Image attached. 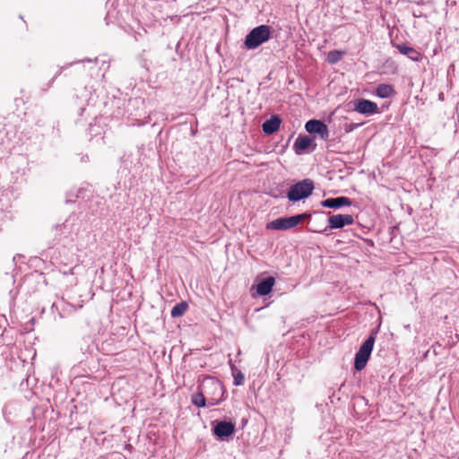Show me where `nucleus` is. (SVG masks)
Instances as JSON below:
<instances>
[{"label": "nucleus", "mask_w": 459, "mask_h": 459, "mask_svg": "<svg viewBox=\"0 0 459 459\" xmlns=\"http://www.w3.org/2000/svg\"><path fill=\"white\" fill-rule=\"evenodd\" d=\"M213 434L221 440H224L235 433L236 427L231 421L214 420L212 423Z\"/></svg>", "instance_id": "423d86ee"}, {"label": "nucleus", "mask_w": 459, "mask_h": 459, "mask_svg": "<svg viewBox=\"0 0 459 459\" xmlns=\"http://www.w3.org/2000/svg\"><path fill=\"white\" fill-rule=\"evenodd\" d=\"M354 222L353 216L351 214H335L328 218V228L330 230L342 229L345 226L351 225Z\"/></svg>", "instance_id": "6e6552de"}, {"label": "nucleus", "mask_w": 459, "mask_h": 459, "mask_svg": "<svg viewBox=\"0 0 459 459\" xmlns=\"http://www.w3.org/2000/svg\"><path fill=\"white\" fill-rule=\"evenodd\" d=\"M197 407H208V405H213L214 403H195Z\"/></svg>", "instance_id": "6ab92c4d"}, {"label": "nucleus", "mask_w": 459, "mask_h": 459, "mask_svg": "<svg viewBox=\"0 0 459 459\" xmlns=\"http://www.w3.org/2000/svg\"><path fill=\"white\" fill-rule=\"evenodd\" d=\"M273 30L269 25H259L252 29L246 36L244 40L245 48L255 49L262 44L267 42L272 37Z\"/></svg>", "instance_id": "f03ea898"}, {"label": "nucleus", "mask_w": 459, "mask_h": 459, "mask_svg": "<svg viewBox=\"0 0 459 459\" xmlns=\"http://www.w3.org/2000/svg\"><path fill=\"white\" fill-rule=\"evenodd\" d=\"M396 48L402 55L408 56L412 61H419L421 58L420 52L406 44H397Z\"/></svg>", "instance_id": "4468645a"}, {"label": "nucleus", "mask_w": 459, "mask_h": 459, "mask_svg": "<svg viewBox=\"0 0 459 459\" xmlns=\"http://www.w3.org/2000/svg\"><path fill=\"white\" fill-rule=\"evenodd\" d=\"M310 146H313L312 151H314L316 146L312 138L307 135H299L295 140L293 149L296 154L300 155L305 153Z\"/></svg>", "instance_id": "9d476101"}, {"label": "nucleus", "mask_w": 459, "mask_h": 459, "mask_svg": "<svg viewBox=\"0 0 459 459\" xmlns=\"http://www.w3.org/2000/svg\"><path fill=\"white\" fill-rule=\"evenodd\" d=\"M233 377H234V384L236 385H241L244 384L245 376L241 371L237 370L236 368H233Z\"/></svg>", "instance_id": "a211bd4d"}, {"label": "nucleus", "mask_w": 459, "mask_h": 459, "mask_svg": "<svg viewBox=\"0 0 459 459\" xmlns=\"http://www.w3.org/2000/svg\"><path fill=\"white\" fill-rule=\"evenodd\" d=\"M376 334L377 332L372 331L355 354L354 368L356 370L360 371L366 367L374 347Z\"/></svg>", "instance_id": "7ed1b4c3"}, {"label": "nucleus", "mask_w": 459, "mask_h": 459, "mask_svg": "<svg viewBox=\"0 0 459 459\" xmlns=\"http://www.w3.org/2000/svg\"><path fill=\"white\" fill-rule=\"evenodd\" d=\"M314 188L313 180L305 178L290 187L287 197L290 202H298L311 195Z\"/></svg>", "instance_id": "39448f33"}, {"label": "nucleus", "mask_w": 459, "mask_h": 459, "mask_svg": "<svg viewBox=\"0 0 459 459\" xmlns=\"http://www.w3.org/2000/svg\"><path fill=\"white\" fill-rule=\"evenodd\" d=\"M281 119L277 115H273L269 119L265 120L262 125V129L266 134H273L280 128Z\"/></svg>", "instance_id": "ddd939ff"}, {"label": "nucleus", "mask_w": 459, "mask_h": 459, "mask_svg": "<svg viewBox=\"0 0 459 459\" xmlns=\"http://www.w3.org/2000/svg\"><path fill=\"white\" fill-rule=\"evenodd\" d=\"M305 129L309 134H318L323 140H327L329 137V130L327 126L321 120L310 119L305 125Z\"/></svg>", "instance_id": "0eeeda50"}, {"label": "nucleus", "mask_w": 459, "mask_h": 459, "mask_svg": "<svg viewBox=\"0 0 459 459\" xmlns=\"http://www.w3.org/2000/svg\"><path fill=\"white\" fill-rule=\"evenodd\" d=\"M188 304L186 301H181L172 307L170 315L172 317H180L186 312Z\"/></svg>", "instance_id": "dca6fc26"}, {"label": "nucleus", "mask_w": 459, "mask_h": 459, "mask_svg": "<svg viewBox=\"0 0 459 459\" xmlns=\"http://www.w3.org/2000/svg\"><path fill=\"white\" fill-rule=\"evenodd\" d=\"M224 394L221 383L215 377H207L198 385L191 402H221Z\"/></svg>", "instance_id": "f257e3e1"}, {"label": "nucleus", "mask_w": 459, "mask_h": 459, "mask_svg": "<svg viewBox=\"0 0 459 459\" xmlns=\"http://www.w3.org/2000/svg\"><path fill=\"white\" fill-rule=\"evenodd\" d=\"M275 283V279L273 276H268L262 279L256 285L255 290L259 296L268 295Z\"/></svg>", "instance_id": "f8f14e48"}, {"label": "nucleus", "mask_w": 459, "mask_h": 459, "mask_svg": "<svg viewBox=\"0 0 459 459\" xmlns=\"http://www.w3.org/2000/svg\"><path fill=\"white\" fill-rule=\"evenodd\" d=\"M395 91L390 84L381 83L376 89V94L377 97L385 99L394 95Z\"/></svg>", "instance_id": "2eb2a0df"}, {"label": "nucleus", "mask_w": 459, "mask_h": 459, "mask_svg": "<svg viewBox=\"0 0 459 459\" xmlns=\"http://www.w3.org/2000/svg\"><path fill=\"white\" fill-rule=\"evenodd\" d=\"M310 218V213L304 212L290 217H281L266 224L267 230H288L297 227L303 221Z\"/></svg>", "instance_id": "20e7f679"}, {"label": "nucleus", "mask_w": 459, "mask_h": 459, "mask_svg": "<svg viewBox=\"0 0 459 459\" xmlns=\"http://www.w3.org/2000/svg\"><path fill=\"white\" fill-rule=\"evenodd\" d=\"M354 110L363 115H373L378 112L377 104L374 101L359 99L354 103Z\"/></svg>", "instance_id": "1a4fd4ad"}, {"label": "nucleus", "mask_w": 459, "mask_h": 459, "mask_svg": "<svg viewBox=\"0 0 459 459\" xmlns=\"http://www.w3.org/2000/svg\"><path fill=\"white\" fill-rule=\"evenodd\" d=\"M343 54L344 53L340 50H332V51L328 52V54H327L328 63H330L332 65L338 63L342 59Z\"/></svg>", "instance_id": "f3484780"}, {"label": "nucleus", "mask_w": 459, "mask_h": 459, "mask_svg": "<svg viewBox=\"0 0 459 459\" xmlns=\"http://www.w3.org/2000/svg\"><path fill=\"white\" fill-rule=\"evenodd\" d=\"M351 204V200L346 196L331 197L321 202V205L323 207L332 209H339L343 206H350Z\"/></svg>", "instance_id": "9b49d317"}]
</instances>
